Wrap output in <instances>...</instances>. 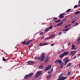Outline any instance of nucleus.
<instances>
[{
	"mask_svg": "<svg viewBox=\"0 0 80 80\" xmlns=\"http://www.w3.org/2000/svg\"><path fill=\"white\" fill-rule=\"evenodd\" d=\"M60 63V65H61V66H63L64 64V63L63 62H61Z\"/></svg>",
	"mask_w": 80,
	"mask_h": 80,
	"instance_id": "30",
	"label": "nucleus"
},
{
	"mask_svg": "<svg viewBox=\"0 0 80 80\" xmlns=\"http://www.w3.org/2000/svg\"><path fill=\"white\" fill-rule=\"evenodd\" d=\"M78 25V23L76 22L74 24V26H77V25Z\"/></svg>",
	"mask_w": 80,
	"mask_h": 80,
	"instance_id": "24",
	"label": "nucleus"
},
{
	"mask_svg": "<svg viewBox=\"0 0 80 80\" xmlns=\"http://www.w3.org/2000/svg\"><path fill=\"white\" fill-rule=\"evenodd\" d=\"M69 52H64L63 53V54H64V56H66L67 55H68V54H69Z\"/></svg>",
	"mask_w": 80,
	"mask_h": 80,
	"instance_id": "11",
	"label": "nucleus"
},
{
	"mask_svg": "<svg viewBox=\"0 0 80 80\" xmlns=\"http://www.w3.org/2000/svg\"><path fill=\"white\" fill-rule=\"evenodd\" d=\"M48 43H43L39 44L40 46H44V45H48Z\"/></svg>",
	"mask_w": 80,
	"mask_h": 80,
	"instance_id": "10",
	"label": "nucleus"
},
{
	"mask_svg": "<svg viewBox=\"0 0 80 80\" xmlns=\"http://www.w3.org/2000/svg\"><path fill=\"white\" fill-rule=\"evenodd\" d=\"M48 37L46 38H45V40H48Z\"/></svg>",
	"mask_w": 80,
	"mask_h": 80,
	"instance_id": "47",
	"label": "nucleus"
},
{
	"mask_svg": "<svg viewBox=\"0 0 80 80\" xmlns=\"http://www.w3.org/2000/svg\"><path fill=\"white\" fill-rule=\"evenodd\" d=\"M65 30H66V32H67V31H68V30H70V28H66V29H65Z\"/></svg>",
	"mask_w": 80,
	"mask_h": 80,
	"instance_id": "35",
	"label": "nucleus"
},
{
	"mask_svg": "<svg viewBox=\"0 0 80 80\" xmlns=\"http://www.w3.org/2000/svg\"><path fill=\"white\" fill-rule=\"evenodd\" d=\"M43 65L39 66L38 67V68H39V69H42V68H43Z\"/></svg>",
	"mask_w": 80,
	"mask_h": 80,
	"instance_id": "17",
	"label": "nucleus"
},
{
	"mask_svg": "<svg viewBox=\"0 0 80 80\" xmlns=\"http://www.w3.org/2000/svg\"><path fill=\"white\" fill-rule=\"evenodd\" d=\"M63 75V74H62L61 75H60L59 76H58V78H61V77Z\"/></svg>",
	"mask_w": 80,
	"mask_h": 80,
	"instance_id": "31",
	"label": "nucleus"
},
{
	"mask_svg": "<svg viewBox=\"0 0 80 80\" xmlns=\"http://www.w3.org/2000/svg\"><path fill=\"white\" fill-rule=\"evenodd\" d=\"M78 56H80V54H79V55H78Z\"/></svg>",
	"mask_w": 80,
	"mask_h": 80,
	"instance_id": "54",
	"label": "nucleus"
},
{
	"mask_svg": "<svg viewBox=\"0 0 80 80\" xmlns=\"http://www.w3.org/2000/svg\"><path fill=\"white\" fill-rule=\"evenodd\" d=\"M65 28H68V26H67V25L66 26H65Z\"/></svg>",
	"mask_w": 80,
	"mask_h": 80,
	"instance_id": "50",
	"label": "nucleus"
},
{
	"mask_svg": "<svg viewBox=\"0 0 80 80\" xmlns=\"http://www.w3.org/2000/svg\"><path fill=\"white\" fill-rule=\"evenodd\" d=\"M78 7H80V4H79L78 5Z\"/></svg>",
	"mask_w": 80,
	"mask_h": 80,
	"instance_id": "51",
	"label": "nucleus"
},
{
	"mask_svg": "<svg viewBox=\"0 0 80 80\" xmlns=\"http://www.w3.org/2000/svg\"><path fill=\"white\" fill-rule=\"evenodd\" d=\"M55 34L52 35L51 36V38H53V37L55 36Z\"/></svg>",
	"mask_w": 80,
	"mask_h": 80,
	"instance_id": "29",
	"label": "nucleus"
},
{
	"mask_svg": "<svg viewBox=\"0 0 80 80\" xmlns=\"http://www.w3.org/2000/svg\"><path fill=\"white\" fill-rule=\"evenodd\" d=\"M62 31L66 32V30H65V29H63L62 30Z\"/></svg>",
	"mask_w": 80,
	"mask_h": 80,
	"instance_id": "46",
	"label": "nucleus"
},
{
	"mask_svg": "<svg viewBox=\"0 0 80 80\" xmlns=\"http://www.w3.org/2000/svg\"><path fill=\"white\" fill-rule=\"evenodd\" d=\"M75 53V51H72L70 52V54L72 55H73Z\"/></svg>",
	"mask_w": 80,
	"mask_h": 80,
	"instance_id": "12",
	"label": "nucleus"
},
{
	"mask_svg": "<svg viewBox=\"0 0 80 80\" xmlns=\"http://www.w3.org/2000/svg\"><path fill=\"white\" fill-rule=\"evenodd\" d=\"M42 71H39L35 75V77L37 78L38 77V76H40L41 74H42Z\"/></svg>",
	"mask_w": 80,
	"mask_h": 80,
	"instance_id": "4",
	"label": "nucleus"
},
{
	"mask_svg": "<svg viewBox=\"0 0 80 80\" xmlns=\"http://www.w3.org/2000/svg\"><path fill=\"white\" fill-rule=\"evenodd\" d=\"M32 46H33V45H32L30 46H29V48H31V47H32Z\"/></svg>",
	"mask_w": 80,
	"mask_h": 80,
	"instance_id": "41",
	"label": "nucleus"
},
{
	"mask_svg": "<svg viewBox=\"0 0 80 80\" xmlns=\"http://www.w3.org/2000/svg\"><path fill=\"white\" fill-rule=\"evenodd\" d=\"M72 63H69L68 64V65L66 66V67H70V66H71V65H72Z\"/></svg>",
	"mask_w": 80,
	"mask_h": 80,
	"instance_id": "16",
	"label": "nucleus"
},
{
	"mask_svg": "<svg viewBox=\"0 0 80 80\" xmlns=\"http://www.w3.org/2000/svg\"><path fill=\"white\" fill-rule=\"evenodd\" d=\"M64 15H65V13H62L59 16V18H63V17H64V16H63Z\"/></svg>",
	"mask_w": 80,
	"mask_h": 80,
	"instance_id": "9",
	"label": "nucleus"
},
{
	"mask_svg": "<svg viewBox=\"0 0 80 80\" xmlns=\"http://www.w3.org/2000/svg\"><path fill=\"white\" fill-rule=\"evenodd\" d=\"M33 75V72L30 73L28 75L27 74L25 76L24 78L25 80L26 79L28 78H30V77L32 76Z\"/></svg>",
	"mask_w": 80,
	"mask_h": 80,
	"instance_id": "3",
	"label": "nucleus"
},
{
	"mask_svg": "<svg viewBox=\"0 0 80 80\" xmlns=\"http://www.w3.org/2000/svg\"><path fill=\"white\" fill-rule=\"evenodd\" d=\"M52 27H53V26H51L49 27V29L50 30H51L52 28Z\"/></svg>",
	"mask_w": 80,
	"mask_h": 80,
	"instance_id": "26",
	"label": "nucleus"
},
{
	"mask_svg": "<svg viewBox=\"0 0 80 80\" xmlns=\"http://www.w3.org/2000/svg\"><path fill=\"white\" fill-rule=\"evenodd\" d=\"M68 45L69 46V45H70V43H68Z\"/></svg>",
	"mask_w": 80,
	"mask_h": 80,
	"instance_id": "49",
	"label": "nucleus"
},
{
	"mask_svg": "<svg viewBox=\"0 0 80 80\" xmlns=\"http://www.w3.org/2000/svg\"><path fill=\"white\" fill-rule=\"evenodd\" d=\"M62 68H63V67H62Z\"/></svg>",
	"mask_w": 80,
	"mask_h": 80,
	"instance_id": "56",
	"label": "nucleus"
},
{
	"mask_svg": "<svg viewBox=\"0 0 80 80\" xmlns=\"http://www.w3.org/2000/svg\"><path fill=\"white\" fill-rule=\"evenodd\" d=\"M22 45H26V42L24 41L22 42Z\"/></svg>",
	"mask_w": 80,
	"mask_h": 80,
	"instance_id": "22",
	"label": "nucleus"
},
{
	"mask_svg": "<svg viewBox=\"0 0 80 80\" xmlns=\"http://www.w3.org/2000/svg\"><path fill=\"white\" fill-rule=\"evenodd\" d=\"M54 63H58V60L55 61Z\"/></svg>",
	"mask_w": 80,
	"mask_h": 80,
	"instance_id": "34",
	"label": "nucleus"
},
{
	"mask_svg": "<svg viewBox=\"0 0 80 80\" xmlns=\"http://www.w3.org/2000/svg\"><path fill=\"white\" fill-rule=\"evenodd\" d=\"M52 38L51 37V36H50V37H48V39H50V38Z\"/></svg>",
	"mask_w": 80,
	"mask_h": 80,
	"instance_id": "45",
	"label": "nucleus"
},
{
	"mask_svg": "<svg viewBox=\"0 0 80 80\" xmlns=\"http://www.w3.org/2000/svg\"><path fill=\"white\" fill-rule=\"evenodd\" d=\"M78 3H80V0L79 1Z\"/></svg>",
	"mask_w": 80,
	"mask_h": 80,
	"instance_id": "53",
	"label": "nucleus"
},
{
	"mask_svg": "<svg viewBox=\"0 0 80 80\" xmlns=\"http://www.w3.org/2000/svg\"><path fill=\"white\" fill-rule=\"evenodd\" d=\"M61 33H62V32H59V34L60 35V34H61Z\"/></svg>",
	"mask_w": 80,
	"mask_h": 80,
	"instance_id": "48",
	"label": "nucleus"
},
{
	"mask_svg": "<svg viewBox=\"0 0 80 80\" xmlns=\"http://www.w3.org/2000/svg\"><path fill=\"white\" fill-rule=\"evenodd\" d=\"M75 22V20H73L72 22V23H73L74 22Z\"/></svg>",
	"mask_w": 80,
	"mask_h": 80,
	"instance_id": "40",
	"label": "nucleus"
},
{
	"mask_svg": "<svg viewBox=\"0 0 80 80\" xmlns=\"http://www.w3.org/2000/svg\"><path fill=\"white\" fill-rule=\"evenodd\" d=\"M0 68H1V67H0Z\"/></svg>",
	"mask_w": 80,
	"mask_h": 80,
	"instance_id": "55",
	"label": "nucleus"
},
{
	"mask_svg": "<svg viewBox=\"0 0 80 80\" xmlns=\"http://www.w3.org/2000/svg\"><path fill=\"white\" fill-rule=\"evenodd\" d=\"M67 78V77H64L63 76H62L60 78H58L57 80H65Z\"/></svg>",
	"mask_w": 80,
	"mask_h": 80,
	"instance_id": "7",
	"label": "nucleus"
},
{
	"mask_svg": "<svg viewBox=\"0 0 80 80\" xmlns=\"http://www.w3.org/2000/svg\"><path fill=\"white\" fill-rule=\"evenodd\" d=\"M51 67H52V66L50 65H48L46 68L45 70L46 71H47L48 70H50V68H51Z\"/></svg>",
	"mask_w": 80,
	"mask_h": 80,
	"instance_id": "6",
	"label": "nucleus"
},
{
	"mask_svg": "<svg viewBox=\"0 0 80 80\" xmlns=\"http://www.w3.org/2000/svg\"><path fill=\"white\" fill-rule=\"evenodd\" d=\"M64 56H65L64 55L63 53H62V54L60 55L59 58H62V57H63Z\"/></svg>",
	"mask_w": 80,
	"mask_h": 80,
	"instance_id": "13",
	"label": "nucleus"
},
{
	"mask_svg": "<svg viewBox=\"0 0 80 80\" xmlns=\"http://www.w3.org/2000/svg\"><path fill=\"white\" fill-rule=\"evenodd\" d=\"M58 63H60L62 62V60H61L58 59Z\"/></svg>",
	"mask_w": 80,
	"mask_h": 80,
	"instance_id": "19",
	"label": "nucleus"
},
{
	"mask_svg": "<svg viewBox=\"0 0 80 80\" xmlns=\"http://www.w3.org/2000/svg\"><path fill=\"white\" fill-rule=\"evenodd\" d=\"M63 24V22H60L57 25V26H59V25H61Z\"/></svg>",
	"mask_w": 80,
	"mask_h": 80,
	"instance_id": "15",
	"label": "nucleus"
},
{
	"mask_svg": "<svg viewBox=\"0 0 80 80\" xmlns=\"http://www.w3.org/2000/svg\"><path fill=\"white\" fill-rule=\"evenodd\" d=\"M49 59V58H48V59H46L44 61V62H47L48 61Z\"/></svg>",
	"mask_w": 80,
	"mask_h": 80,
	"instance_id": "18",
	"label": "nucleus"
},
{
	"mask_svg": "<svg viewBox=\"0 0 80 80\" xmlns=\"http://www.w3.org/2000/svg\"><path fill=\"white\" fill-rule=\"evenodd\" d=\"M75 45L74 44H72V48L74 49V50H76V49H77V48H75Z\"/></svg>",
	"mask_w": 80,
	"mask_h": 80,
	"instance_id": "14",
	"label": "nucleus"
},
{
	"mask_svg": "<svg viewBox=\"0 0 80 80\" xmlns=\"http://www.w3.org/2000/svg\"><path fill=\"white\" fill-rule=\"evenodd\" d=\"M67 20V19H64L62 22V23H63V22H65Z\"/></svg>",
	"mask_w": 80,
	"mask_h": 80,
	"instance_id": "27",
	"label": "nucleus"
},
{
	"mask_svg": "<svg viewBox=\"0 0 80 80\" xmlns=\"http://www.w3.org/2000/svg\"><path fill=\"white\" fill-rule=\"evenodd\" d=\"M33 41H34V39H33L28 40L27 42H26V46H27V45H28L30 43V42H33Z\"/></svg>",
	"mask_w": 80,
	"mask_h": 80,
	"instance_id": "8",
	"label": "nucleus"
},
{
	"mask_svg": "<svg viewBox=\"0 0 80 80\" xmlns=\"http://www.w3.org/2000/svg\"><path fill=\"white\" fill-rule=\"evenodd\" d=\"M7 60V59H5L4 57L2 58V61L3 62H5Z\"/></svg>",
	"mask_w": 80,
	"mask_h": 80,
	"instance_id": "25",
	"label": "nucleus"
},
{
	"mask_svg": "<svg viewBox=\"0 0 80 80\" xmlns=\"http://www.w3.org/2000/svg\"><path fill=\"white\" fill-rule=\"evenodd\" d=\"M54 45V44H51V46H53Z\"/></svg>",
	"mask_w": 80,
	"mask_h": 80,
	"instance_id": "44",
	"label": "nucleus"
},
{
	"mask_svg": "<svg viewBox=\"0 0 80 80\" xmlns=\"http://www.w3.org/2000/svg\"><path fill=\"white\" fill-rule=\"evenodd\" d=\"M70 10H71V9H68V10H67L66 12L67 13L68 12H70Z\"/></svg>",
	"mask_w": 80,
	"mask_h": 80,
	"instance_id": "23",
	"label": "nucleus"
},
{
	"mask_svg": "<svg viewBox=\"0 0 80 80\" xmlns=\"http://www.w3.org/2000/svg\"><path fill=\"white\" fill-rule=\"evenodd\" d=\"M80 12L79 11H77L75 13V14L76 15H77V14H79V13H80Z\"/></svg>",
	"mask_w": 80,
	"mask_h": 80,
	"instance_id": "21",
	"label": "nucleus"
},
{
	"mask_svg": "<svg viewBox=\"0 0 80 80\" xmlns=\"http://www.w3.org/2000/svg\"><path fill=\"white\" fill-rule=\"evenodd\" d=\"M43 32H42L40 33L39 34V35H43Z\"/></svg>",
	"mask_w": 80,
	"mask_h": 80,
	"instance_id": "36",
	"label": "nucleus"
},
{
	"mask_svg": "<svg viewBox=\"0 0 80 80\" xmlns=\"http://www.w3.org/2000/svg\"><path fill=\"white\" fill-rule=\"evenodd\" d=\"M71 25V24H69L68 25H67V26L68 27H70V26Z\"/></svg>",
	"mask_w": 80,
	"mask_h": 80,
	"instance_id": "37",
	"label": "nucleus"
},
{
	"mask_svg": "<svg viewBox=\"0 0 80 80\" xmlns=\"http://www.w3.org/2000/svg\"><path fill=\"white\" fill-rule=\"evenodd\" d=\"M68 75H70V71L68 72Z\"/></svg>",
	"mask_w": 80,
	"mask_h": 80,
	"instance_id": "42",
	"label": "nucleus"
},
{
	"mask_svg": "<svg viewBox=\"0 0 80 80\" xmlns=\"http://www.w3.org/2000/svg\"><path fill=\"white\" fill-rule=\"evenodd\" d=\"M50 77H51V76H47V78H50Z\"/></svg>",
	"mask_w": 80,
	"mask_h": 80,
	"instance_id": "39",
	"label": "nucleus"
},
{
	"mask_svg": "<svg viewBox=\"0 0 80 80\" xmlns=\"http://www.w3.org/2000/svg\"><path fill=\"white\" fill-rule=\"evenodd\" d=\"M60 22V20H58L57 21H55V23H57L58 22Z\"/></svg>",
	"mask_w": 80,
	"mask_h": 80,
	"instance_id": "33",
	"label": "nucleus"
},
{
	"mask_svg": "<svg viewBox=\"0 0 80 80\" xmlns=\"http://www.w3.org/2000/svg\"><path fill=\"white\" fill-rule=\"evenodd\" d=\"M52 72H53V68L50 71L48 72V73H52Z\"/></svg>",
	"mask_w": 80,
	"mask_h": 80,
	"instance_id": "20",
	"label": "nucleus"
},
{
	"mask_svg": "<svg viewBox=\"0 0 80 80\" xmlns=\"http://www.w3.org/2000/svg\"><path fill=\"white\" fill-rule=\"evenodd\" d=\"M71 59H68V58H65L63 59V61L64 62V66L65 67L66 65H67V63L68 62H70V61Z\"/></svg>",
	"mask_w": 80,
	"mask_h": 80,
	"instance_id": "2",
	"label": "nucleus"
},
{
	"mask_svg": "<svg viewBox=\"0 0 80 80\" xmlns=\"http://www.w3.org/2000/svg\"><path fill=\"white\" fill-rule=\"evenodd\" d=\"M57 19V18H54L53 19V20H56Z\"/></svg>",
	"mask_w": 80,
	"mask_h": 80,
	"instance_id": "43",
	"label": "nucleus"
},
{
	"mask_svg": "<svg viewBox=\"0 0 80 80\" xmlns=\"http://www.w3.org/2000/svg\"><path fill=\"white\" fill-rule=\"evenodd\" d=\"M73 17H74V18H76L77 16H76L75 15Z\"/></svg>",
	"mask_w": 80,
	"mask_h": 80,
	"instance_id": "52",
	"label": "nucleus"
},
{
	"mask_svg": "<svg viewBox=\"0 0 80 80\" xmlns=\"http://www.w3.org/2000/svg\"><path fill=\"white\" fill-rule=\"evenodd\" d=\"M45 31L46 32H48V31H49V29L48 28H47V29L45 30Z\"/></svg>",
	"mask_w": 80,
	"mask_h": 80,
	"instance_id": "28",
	"label": "nucleus"
},
{
	"mask_svg": "<svg viewBox=\"0 0 80 80\" xmlns=\"http://www.w3.org/2000/svg\"><path fill=\"white\" fill-rule=\"evenodd\" d=\"M45 53L42 52L41 56L40 58H39V57H38L37 58V59H38V60H39L41 61H43L45 59Z\"/></svg>",
	"mask_w": 80,
	"mask_h": 80,
	"instance_id": "1",
	"label": "nucleus"
},
{
	"mask_svg": "<svg viewBox=\"0 0 80 80\" xmlns=\"http://www.w3.org/2000/svg\"><path fill=\"white\" fill-rule=\"evenodd\" d=\"M78 5H76L74 7V8H76L78 7Z\"/></svg>",
	"mask_w": 80,
	"mask_h": 80,
	"instance_id": "32",
	"label": "nucleus"
},
{
	"mask_svg": "<svg viewBox=\"0 0 80 80\" xmlns=\"http://www.w3.org/2000/svg\"><path fill=\"white\" fill-rule=\"evenodd\" d=\"M77 58V56H75L73 57V59H75V58Z\"/></svg>",
	"mask_w": 80,
	"mask_h": 80,
	"instance_id": "38",
	"label": "nucleus"
},
{
	"mask_svg": "<svg viewBox=\"0 0 80 80\" xmlns=\"http://www.w3.org/2000/svg\"><path fill=\"white\" fill-rule=\"evenodd\" d=\"M27 63L29 65H33V64H34V61H29L27 62Z\"/></svg>",
	"mask_w": 80,
	"mask_h": 80,
	"instance_id": "5",
	"label": "nucleus"
}]
</instances>
